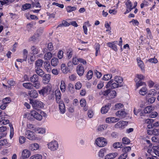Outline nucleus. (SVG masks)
I'll return each instance as SVG.
<instances>
[{"label": "nucleus", "instance_id": "nucleus-1", "mask_svg": "<svg viewBox=\"0 0 159 159\" xmlns=\"http://www.w3.org/2000/svg\"><path fill=\"white\" fill-rule=\"evenodd\" d=\"M30 103L32 105L33 108L38 110L44 107V104L40 101L37 100L30 99Z\"/></svg>", "mask_w": 159, "mask_h": 159}, {"label": "nucleus", "instance_id": "nucleus-2", "mask_svg": "<svg viewBox=\"0 0 159 159\" xmlns=\"http://www.w3.org/2000/svg\"><path fill=\"white\" fill-rule=\"evenodd\" d=\"M95 143L98 146L100 147H104L107 144L106 139L102 137L97 138L95 140Z\"/></svg>", "mask_w": 159, "mask_h": 159}, {"label": "nucleus", "instance_id": "nucleus-3", "mask_svg": "<svg viewBox=\"0 0 159 159\" xmlns=\"http://www.w3.org/2000/svg\"><path fill=\"white\" fill-rule=\"evenodd\" d=\"M49 149L51 151H54L57 150L58 147V142L56 140H53L48 144Z\"/></svg>", "mask_w": 159, "mask_h": 159}, {"label": "nucleus", "instance_id": "nucleus-4", "mask_svg": "<svg viewBox=\"0 0 159 159\" xmlns=\"http://www.w3.org/2000/svg\"><path fill=\"white\" fill-rule=\"evenodd\" d=\"M51 89V86L50 85H47L43 87L42 89L38 91V92L40 95L43 96L45 94H48Z\"/></svg>", "mask_w": 159, "mask_h": 159}, {"label": "nucleus", "instance_id": "nucleus-5", "mask_svg": "<svg viewBox=\"0 0 159 159\" xmlns=\"http://www.w3.org/2000/svg\"><path fill=\"white\" fill-rule=\"evenodd\" d=\"M122 86V85H120L114 82V80L112 79L107 83L106 84V87L107 88L111 87V89H115L116 88L121 87Z\"/></svg>", "mask_w": 159, "mask_h": 159}, {"label": "nucleus", "instance_id": "nucleus-6", "mask_svg": "<svg viewBox=\"0 0 159 159\" xmlns=\"http://www.w3.org/2000/svg\"><path fill=\"white\" fill-rule=\"evenodd\" d=\"M30 115L38 120H40L42 119V116L35 111L33 110L31 111Z\"/></svg>", "mask_w": 159, "mask_h": 159}, {"label": "nucleus", "instance_id": "nucleus-7", "mask_svg": "<svg viewBox=\"0 0 159 159\" xmlns=\"http://www.w3.org/2000/svg\"><path fill=\"white\" fill-rule=\"evenodd\" d=\"M76 71L78 74L80 76H81L83 75L84 70V67L82 64H79L77 66Z\"/></svg>", "mask_w": 159, "mask_h": 159}, {"label": "nucleus", "instance_id": "nucleus-8", "mask_svg": "<svg viewBox=\"0 0 159 159\" xmlns=\"http://www.w3.org/2000/svg\"><path fill=\"white\" fill-rule=\"evenodd\" d=\"M117 43L118 42L117 41L108 42L107 43V45L115 51L116 52L117 51V48L116 44H117Z\"/></svg>", "mask_w": 159, "mask_h": 159}, {"label": "nucleus", "instance_id": "nucleus-9", "mask_svg": "<svg viewBox=\"0 0 159 159\" xmlns=\"http://www.w3.org/2000/svg\"><path fill=\"white\" fill-rule=\"evenodd\" d=\"M31 155L30 152L28 150L25 149L21 152V157L23 159L29 157Z\"/></svg>", "mask_w": 159, "mask_h": 159}, {"label": "nucleus", "instance_id": "nucleus-10", "mask_svg": "<svg viewBox=\"0 0 159 159\" xmlns=\"http://www.w3.org/2000/svg\"><path fill=\"white\" fill-rule=\"evenodd\" d=\"M25 134L27 138L30 140H33L35 139L34 133L30 130L26 131Z\"/></svg>", "mask_w": 159, "mask_h": 159}, {"label": "nucleus", "instance_id": "nucleus-11", "mask_svg": "<svg viewBox=\"0 0 159 159\" xmlns=\"http://www.w3.org/2000/svg\"><path fill=\"white\" fill-rule=\"evenodd\" d=\"M111 106V104L108 103L107 105L103 107L101 109V111L102 113L105 114L107 113L109 110Z\"/></svg>", "mask_w": 159, "mask_h": 159}, {"label": "nucleus", "instance_id": "nucleus-12", "mask_svg": "<svg viewBox=\"0 0 159 159\" xmlns=\"http://www.w3.org/2000/svg\"><path fill=\"white\" fill-rule=\"evenodd\" d=\"M57 103L59 104V109L61 112L62 114L64 113L66 109L65 105L63 102L62 101H60Z\"/></svg>", "mask_w": 159, "mask_h": 159}, {"label": "nucleus", "instance_id": "nucleus-13", "mask_svg": "<svg viewBox=\"0 0 159 159\" xmlns=\"http://www.w3.org/2000/svg\"><path fill=\"white\" fill-rule=\"evenodd\" d=\"M119 119L114 117H109L106 119V121L107 123H111L118 121Z\"/></svg>", "mask_w": 159, "mask_h": 159}, {"label": "nucleus", "instance_id": "nucleus-14", "mask_svg": "<svg viewBox=\"0 0 159 159\" xmlns=\"http://www.w3.org/2000/svg\"><path fill=\"white\" fill-rule=\"evenodd\" d=\"M28 94L30 96L33 98H36L38 96L37 91L35 90L29 91Z\"/></svg>", "mask_w": 159, "mask_h": 159}, {"label": "nucleus", "instance_id": "nucleus-15", "mask_svg": "<svg viewBox=\"0 0 159 159\" xmlns=\"http://www.w3.org/2000/svg\"><path fill=\"white\" fill-rule=\"evenodd\" d=\"M55 96L56 97V101L57 102L61 101L60 100L61 98V92L59 89H57L55 91Z\"/></svg>", "mask_w": 159, "mask_h": 159}, {"label": "nucleus", "instance_id": "nucleus-16", "mask_svg": "<svg viewBox=\"0 0 159 159\" xmlns=\"http://www.w3.org/2000/svg\"><path fill=\"white\" fill-rule=\"evenodd\" d=\"M118 154V153L117 152L109 153L106 156L105 159H113L115 158Z\"/></svg>", "mask_w": 159, "mask_h": 159}, {"label": "nucleus", "instance_id": "nucleus-17", "mask_svg": "<svg viewBox=\"0 0 159 159\" xmlns=\"http://www.w3.org/2000/svg\"><path fill=\"white\" fill-rule=\"evenodd\" d=\"M116 114L121 118H124L126 116V113L124 111H119L116 113Z\"/></svg>", "mask_w": 159, "mask_h": 159}, {"label": "nucleus", "instance_id": "nucleus-18", "mask_svg": "<svg viewBox=\"0 0 159 159\" xmlns=\"http://www.w3.org/2000/svg\"><path fill=\"white\" fill-rule=\"evenodd\" d=\"M43 81L44 84H47L50 79V75L48 74H46L43 76Z\"/></svg>", "mask_w": 159, "mask_h": 159}, {"label": "nucleus", "instance_id": "nucleus-19", "mask_svg": "<svg viewBox=\"0 0 159 159\" xmlns=\"http://www.w3.org/2000/svg\"><path fill=\"white\" fill-rule=\"evenodd\" d=\"M35 70L36 74L40 76L43 77L44 74V71L40 68H35Z\"/></svg>", "mask_w": 159, "mask_h": 159}, {"label": "nucleus", "instance_id": "nucleus-20", "mask_svg": "<svg viewBox=\"0 0 159 159\" xmlns=\"http://www.w3.org/2000/svg\"><path fill=\"white\" fill-rule=\"evenodd\" d=\"M39 148V144L36 143L31 144L30 146V148L32 151L37 150Z\"/></svg>", "mask_w": 159, "mask_h": 159}, {"label": "nucleus", "instance_id": "nucleus-21", "mask_svg": "<svg viewBox=\"0 0 159 159\" xmlns=\"http://www.w3.org/2000/svg\"><path fill=\"white\" fill-rule=\"evenodd\" d=\"M137 60L138 66L140 67L142 70H144V65L143 61L141 60L140 58H137Z\"/></svg>", "mask_w": 159, "mask_h": 159}, {"label": "nucleus", "instance_id": "nucleus-22", "mask_svg": "<svg viewBox=\"0 0 159 159\" xmlns=\"http://www.w3.org/2000/svg\"><path fill=\"white\" fill-rule=\"evenodd\" d=\"M34 130L38 133L43 134L45 133V129L42 128H35Z\"/></svg>", "mask_w": 159, "mask_h": 159}, {"label": "nucleus", "instance_id": "nucleus-23", "mask_svg": "<svg viewBox=\"0 0 159 159\" xmlns=\"http://www.w3.org/2000/svg\"><path fill=\"white\" fill-rule=\"evenodd\" d=\"M59 63L58 60L57 58L53 57L51 60V64L52 66H56Z\"/></svg>", "mask_w": 159, "mask_h": 159}, {"label": "nucleus", "instance_id": "nucleus-24", "mask_svg": "<svg viewBox=\"0 0 159 159\" xmlns=\"http://www.w3.org/2000/svg\"><path fill=\"white\" fill-rule=\"evenodd\" d=\"M22 85L24 88L28 89H33L32 84L30 82L23 83Z\"/></svg>", "mask_w": 159, "mask_h": 159}, {"label": "nucleus", "instance_id": "nucleus-25", "mask_svg": "<svg viewBox=\"0 0 159 159\" xmlns=\"http://www.w3.org/2000/svg\"><path fill=\"white\" fill-rule=\"evenodd\" d=\"M43 61L42 60L38 59L35 63V68H40L42 66Z\"/></svg>", "mask_w": 159, "mask_h": 159}, {"label": "nucleus", "instance_id": "nucleus-26", "mask_svg": "<svg viewBox=\"0 0 159 159\" xmlns=\"http://www.w3.org/2000/svg\"><path fill=\"white\" fill-rule=\"evenodd\" d=\"M153 111L152 106H150L146 107L144 109V113L148 114L151 113Z\"/></svg>", "mask_w": 159, "mask_h": 159}, {"label": "nucleus", "instance_id": "nucleus-27", "mask_svg": "<svg viewBox=\"0 0 159 159\" xmlns=\"http://www.w3.org/2000/svg\"><path fill=\"white\" fill-rule=\"evenodd\" d=\"M30 80L32 83H34L39 81L38 76L36 74L33 75L30 77Z\"/></svg>", "mask_w": 159, "mask_h": 159}, {"label": "nucleus", "instance_id": "nucleus-28", "mask_svg": "<svg viewBox=\"0 0 159 159\" xmlns=\"http://www.w3.org/2000/svg\"><path fill=\"white\" fill-rule=\"evenodd\" d=\"M135 81L136 82V86L137 89L142 85H146V84L144 82H142L140 80L138 81L137 78H135Z\"/></svg>", "mask_w": 159, "mask_h": 159}, {"label": "nucleus", "instance_id": "nucleus-29", "mask_svg": "<svg viewBox=\"0 0 159 159\" xmlns=\"http://www.w3.org/2000/svg\"><path fill=\"white\" fill-rule=\"evenodd\" d=\"M128 124L127 122L125 121H122L118 122L116 125L118 126L119 127H122L125 125H126Z\"/></svg>", "mask_w": 159, "mask_h": 159}, {"label": "nucleus", "instance_id": "nucleus-30", "mask_svg": "<svg viewBox=\"0 0 159 159\" xmlns=\"http://www.w3.org/2000/svg\"><path fill=\"white\" fill-rule=\"evenodd\" d=\"M115 81L118 84H121L123 81V79L122 77L116 76L114 78Z\"/></svg>", "mask_w": 159, "mask_h": 159}, {"label": "nucleus", "instance_id": "nucleus-31", "mask_svg": "<svg viewBox=\"0 0 159 159\" xmlns=\"http://www.w3.org/2000/svg\"><path fill=\"white\" fill-rule=\"evenodd\" d=\"M41 87V84L39 81H38L36 82H35L32 84V88L34 87L36 89H39Z\"/></svg>", "mask_w": 159, "mask_h": 159}, {"label": "nucleus", "instance_id": "nucleus-32", "mask_svg": "<svg viewBox=\"0 0 159 159\" xmlns=\"http://www.w3.org/2000/svg\"><path fill=\"white\" fill-rule=\"evenodd\" d=\"M60 89L62 92L64 93L66 90V85L64 81L61 80V82Z\"/></svg>", "mask_w": 159, "mask_h": 159}, {"label": "nucleus", "instance_id": "nucleus-33", "mask_svg": "<svg viewBox=\"0 0 159 159\" xmlns=\"http://www.w3.org/2000/svg\"><path fill=\"white\" fill-rule=\"evenodd\" d=\"M61 68L62 72L64 73H66L69 71L68 68L66 67V65L64 64H62L61 65Z\"/></svg>", "mask_w": 159, "mask_h": 159}, {"label": "nucleus", "instance_id": "nucleus-34", "mask_svg": "<svg viewBox=\"0 0 159 159\" xmlns=\"http://www.w3.org/2000/svg\"><path fill=\"white\" fill-rule=\"evenodd\" d=\"M126 7L128 9H130L131 10L134 8H133V5L131 1L129 0H128L125 3Z\"/></svg>", "mask_w": 159, "mask_h": 159}, {"label": "nucleus", "instance_id": "nucleus-35", "mask_svg": "<svg viewBox=\"0 0 159 159\" xmlns=\"http://www.w3.org/2000/svg\"><path fill=\"white\" fill-rule=\"evenodd\" d=\"M106 152V150L105 148H102L98 152V156L100 157H103Z\"/></svg>", "mask_w": 159, "mask_h": 159}, {"label": "nucleus", "instance_id": "nucleus-36", "mask_svg": "<svg viewBox=\"0 0 159 159\" xmlns=\"http://www.w3.org/2000/svg\"><path fill=\"white\" fill-rule=\"evenodd\" d=\"M147 88L144 87L142 88L139 90V93L142 95H144L147 93Z\"/></svg>", "mask_w": 159, "mask_h": 159}, {"label": "nucleus", "instance_id": "nucleus-37", "mask_svg": "<svg viewBox=\"0 0 159 159\" xmlns=\"http://www.w3.org/2000/svg\"><path fill=\"white\" fill-rule=\"evenodd\" d=\"M76 9V8L75 7H71L68 6L66 7V10L68 12H70L75 11Z\"/></svg>", "mask_w": 159, "mask_h": 159}, {"label": "nucleus", "instance_id": "nucleus-38", "mask_svg": "<svg viewBox=\"0 0 159 159\" xmlns=\"http://www.w3.org/2000/svg\"><path fill=\"white\" fill-rule=\"evenodd\" d=\"M113 147L115 148H121L123 147V146L121 143L116 142L113 144Z\"/></svg>", "mask_w": 159, "mask_h": 159}, {"label": "nucleus", "instance_id": "nucleus-39", "mask_svg": "<svg viewBox=\"0 0 159 159\" xmlns=\"http://www.w3.org/2000/svg\"><path fill=\"white\" fill-rule=\"evenodd\" d=\"M52 57V54L51 52L46 53L44 55V58L45 60H49Z\"/></svg>", "mask_w": 159, "mask_h": 159}, {"label": "nucleus", "instance_id": "nucleus-40", "mask_svg": "<svg viewBox=\"0 0 159 159\" xmlns=\"http://www.w3.org/2000/svg\"><path fill=\"white\" fill-rule=\"evenodd\" d=\"M112 77L111 74H106L104 75L102 78L103 79L105 80H108L111 79Z\"/></svg>", "mask_w": 159, "mask_h": 159}, {"label": "nucleus", "instance_id": "nucleus-41", "mask_svg": "<svg viewBox=\"0 0 159 159\" xmlns=\"http://www.w3.org/2000/svg\"><path fill=\"white\" fill-rule=\"evenodd\" d=\"M42 156L40 154H37L32 156L30 159H42Z\"/></svg>", "mask_w": 159, "mask_h": 159}, {"label": "nucleus", "instance_id": "nucleus-42", "mask_svg": "<svg viewBox=\"0 0 159 159\" xmlns=\"http://www.w3.org/2000/svg\"><path fill=\"white\" fill-rule=\"evenodd\" d=\"M107 127V125H103L98 127V130L99 131H102L106 129Z\"/></svg>", "mask_w": 159, "mask_h": 159}, {"label": "nucleus", "instance_id": "nucleus-43", "mask_svg": "<svg viewBox=\"0 0 159 159\" xmlns=\"http://www.w3.org/2000/svg\"><path fill=\"white\" fill-rule=\"evenodd\" d=\"M122 142L124 144H128L130 143V140L127 137H124L122 139Z\"/></svg>", "mask_w": 159, "mask_h": 159}, {"label": "nucleus", "instance_id": "nucleus-44", "mask_svg": "<svg viewBox=\"0 0 159 159\" xmlns=\"http://www.w3.org/2000/svg\"><path fill=\"white\" fill-rule=\"evenodd\" d=\"M93 75V72L91 70H89L87 75H86V77L87 79L88 80H89L90 79H91Z\"/></svg>", "mask_w": 159, "mask_h": 159}, {"label": "nucleus", "instance_id": "nucleus-45", "mask_svg": "<svg viewBox=\"0 0 159 159\" xmlns=\"http://www.w3.org/2000/svg\"><path fill=\"white\" fill-rule=\"evenodd\" d=\"M157 94V91L156 90L154 89H152L149 91L148 94L149 95H151L152 96H154Z\"/></svg>", "mask_w": 159, "mask_h": 159}, {"label": "nucleus", "instance_id": "nucleus-46", "mask_svg": "<svg viewBox=\"0 0 159 159\" xmlns=\"http://www.w3.org/2000/svg\"><path fill=\"white\" fill-rule=\"evenodd\" d=\"M68 89L70 92L71 93H73L74 92V89L73 85L71 84H69L68 85Z\"/></svg>", "mask_w": 159, "mask_h": 159}, {"label": "nucleus", "instance_id": "nucleus-47", "mask_svg": "<svg viewBox=\"0 0 159 159\" xmlns=\"http://www.w3.org/2000/svg\"><path fill=\"white\" fill-rule=\"evenodd\" d=\"M156 99V98L154 97H152L148 99L147 100L148 104H151L154 103L155 102Z\"/></svg>", "mask_w": 159, "mask_h": 159}, {"label": "nucleus", "instance_id": "nucleus-48", "mask_svg": "<svg viewBox=\"0 0 159 159\" xmlns=\"http://www.w3.org/2000/svg\"><path fill=\"white\" fill-rule=\"evenodd\" d=\"M157 116L159 117V115H158L156 111L152 112L150 115V117L152 118H154Z\"/></svg>", "mask_w": 159, "mask_h": 159}, {"label": "nucleus", "instance_id": "nucleus-49", "mask_svg": "<svg viewBox=\"0 0 159 159\" xmlns=\"http://www.w3.org/2000/svg\"><path fill=\"white\" fill-rule=\"evenodd\" d=\"M31 50L34 54H36L38 53V49L35 46H32L31 48Z\"/></svg>", "mask_w": 159, "mask_h": 159}, {"label": "nucleus", "instance_id": "nucleus-50", "mask_svg": "<svg viewBox=\"0 0 159 159\" xmlns=\"http://www.w3.org/2000/svg\"><path fill=\"white\" fill-rule=\"evenodd\" d=\"M31 4L29 3H26L24 4L22 6V7L23 9L26 10L31 8Z\"/></svg>", "mask_w": 159, "mask_h": 159}, {"label": "nucleus", "instance_id": "nucleus-51", "mask_svg": "<svg viewBox=\"0 0 159 159\" xmlns=\"http://www.w3.org/2000/svg\"><path fill=\"white\" fill-rule=\"evenodd\" d=\"M109 95L111 98H114L116 96V91L114 90H111L110 89Z\"/></svg>", "mask_w": 159, "mask_h": 159}, {"label": "nucleus", "instance_id": "nucleus-52", "mask_svg": "<svg viewBox=\"0 0 159 159\" xmlns=\"http://www.w3.org/2000/svg\"><path fill=\"white\" fill-rule=\"evenodd\" d=\"M10 128V137L11 139L12 138L14 135V129L12 125H9Z\"/></svg>", "mask_w": 159, "mask_h": 159}, {"label": "nucleus", "instance_id": "nucleus-53", "mask_svg": "<svg viewBox=\"0 0 159 159\" xmlns=\"http://www.w3.org/2000/svg\"><path fill=\"white\" fill-rule=\"evenodd\" d=\"M100 48V46L99 44H97L95 47V55L97 56L98 55V53L99 52V49Z\"/></svg>", "mask_w": 159, "mask_h": 159}, {"label": "nucleus", "instance_id": "nucleus-54", "mask_svg": "<svg viewBox=\"0 0 159 159\" xmlns=\"http://www.w3.org/2000/svg\"><path fill=\"white\" fill-rule=\"evenodd\" d=\"M0 3L1 5V7L4 5H9V0H0Z\"/></svg>", "mask_w": 159, "mask_h": 159}, {"label": "nucleus", "instance_id": "nucleus-55", "mask_svg": "<svg viewBox=\"0 0 159 159\" xmlns=\"http://www.w3.org/2000/svg\"><path fill=\"white\" fill-rule=\"evenodd\" d=\"M82 84L79 82H77L75 84V89L77 90H79L82 87Z\"/></svg>", "mask_w": 159, "mask_h": 159}, {"label": "nucleus", "instance_id": "nucleus-56", "mask_svg": "<svg viewBox=\"0 0 159 159\" xmlns=\"http://www.w3.org/2000/svg\"><path fill=\"white\" fill-rule=\"evenodd\" d=\"M127 153H124L118 157V159H126L127 157Z\"/></svg>", "mask_w": 159, "mask_h": 159}, {"label": "nucleus", "instance_id": "nucleus-57", "mask_svg": "<svg viewBox=\"0 0 159 159\" xmlns=\"http://www.w3.org/2000/svg\"><path fill=\"white\" fill-rule=\"evenodd\" d=\"M25 138L23 136H20L19 138V143L21 144H23L24 143L25 141Z\"/></svg>", "mask_w": 159, "mask_h": 159}, {"label": "nucleus", "instance_id": "nucleus-58", "mask_svg": "<svg viewBox=\"0 0 159 159\" xmlns=\"http://www.w3.org/2000/svg\"><path fill=\"white\" fill-rule=\"evenodd\" d=\"M131 148L130 147H126L122 149V151L124 153H127V152L130 151Z\"/></svg>", "mask_w": 159, "mask_h": 159}, {"label": "nucleus", "instance_id": "nucleus-59", "mask_svg": "<svg viewBox=\"0 0 159 159\" xmlns=\"http://www.w3.org/2000/svg\"><path fill=\"white\" fill-rule=\"evenodd\" d=\"M123 107V105L120 103H117L115 105V110H118L119 109L122 108Z\"/></svg>", "mask_w": 159, "mask_h": 159}, {"label": "nucleus", "instance_id": "nucleus-60", "mask_svg": "<svg viewBox=\"0 0 159 159\" xmlns=\"http://www.w3.org/2000/svg\"><path fill=\"white\" fill-rule=\"evenodd\" d=\"M153 133L154 135L157 136L159 135V128L158 129H153Z\"/></svg>", "mask_w": 159, "mask_h": 159}, {"label": "nucleus", "instance_id": "nucleus-61", "mask_svg": "<svg viewBox=\"0 0 159 159\" xmlns=\"http://www.w3.org/2000/svg\"><path fill=\"white\" fill-rule=\"evenodd\" d=\"M72 63L74 65H76L78 64L79 58L77 59L76 57H73L72 59Z\"/></svg>", "mask_w": 159, "mask_h": 159}, {"label": "nucleus", "instance_id": "nucleus-62", "mask_svg": "<svg viewBox=\"0 0 159 159\" xmlns=\"http://www.w3.org/2000/svg\"><path fill=\"white\" fill-rule=\"evenodd\" d=\"M148 61L150 62L153 63H156L158 61L157 59L155 57L149 59L148 60Z\"/></svg>", "mask_w": 159, "mask_h": 159}, {"label": "nucleus", "instance_id": "nucleus-63", "mask_svg": "<svg viewBox=\"0 0 159 159\" xmlns=\"http://www.w3.org/2000/svg\"><path fill=\"white\" fill-rule=\"evenodd\" d=\"M80 104L82 107L85 106L86 104V102L84 99H81L80 101Z\"/></svg>", "mask_w": 159, "mask_h": 159}, {"label": "nucleus", "instance_id": "nucleus-64", "mask_svg": "<svg viewBox=\"0 0 159 159\" xmlns=\"http://www.w3.org/2000/svg\"><path fill=\"white\" fill-rule=\"evenodd\" d=\"M63 52L62 50L59 51L58 53V57L60 59H61L63 56Z\"/></svg>", "mask_w": 159, "mask_h": 159}]
</instances>
